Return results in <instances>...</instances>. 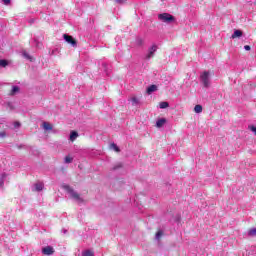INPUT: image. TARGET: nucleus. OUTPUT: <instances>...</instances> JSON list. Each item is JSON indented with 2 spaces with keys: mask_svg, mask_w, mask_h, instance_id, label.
<instances>
[{
  "mask_svg": "<svg viewBox=\"0 0 256 256\" xmlns=\"http://www.w3.org/2000/svg\"><path fill=\"white\" fill-rule=\"evenodd\" d=\"M64 189L67 191V193H69L72 199H75V201H77L78 203H83V198H81L79 193L75 192V190H73V188H71L69 185H65Z\"/></svg>",
  "mask_w": 256,
  "mask_h": 256,
  "instance_id": "f257e3e1",
  "label": "nucleus"
},
{
  "mask_svg": "<svg viewBox=\"0 0 256 256\" xmlns=\"http://www.w3.org/2000/svg\"><path fill=\"white\" fill-rule=\"evenodd\" d=\"M158 19L162 21V23H175V16L169 14V13H162L158 15Z\"/></svg>",
  "mask_w": 256,
  "mask_h": 256,
  "instance_id": "f03ea898",
  "label": "nucleus"
},
{
  "mask_svg": "<svg viewBox=\"0 0 256 256\" xmlns=\"http://www.w3.org/2000/svg\"><path fill=\"white\" fill-rule=\"evenodd\" d=\"M200 81L206 89L210 87L211 80L209 79V71H205L200 75Z\"/></svg>",
  "mask_w": 256,
  "mask_h": 256,
  "instance_id": "7ed1b4c3",
  "label": "nucleus"
},
{
  "mask_svg": "<svg viewBox=\"0 0 256 256\" xmlns=\"http://www.w3.org/2000/svg\"><path fill=\"white\" fill-rule=\"evenodd\" d=\"M64 40L66 43H69L70 45H72V47H77V41L73 39V36L64 34Z\"/></svg>",
  "mask_w": 256,
  "mask_h": 256,
  "instance_id": "20e7f679",
  "label": "nucleus"
},
{
  "mask_svg": "<svg viewBox=\"0 0 256 256\" xmlns=\"http://www.w3.org/2000/svg\"><path fill=\"white\" fill-rule=\"evenodd\" d=\"M157 49L158 47L156 44L152 45V47L149 49L148 54L146 55V59H151V57H154Z\"/></svg>",
  "mask_w": 256,
  "mask_h": 256,
  "instance_id": "39448f33",
  "label": "nucleus"
},
{
  "mask_svg": "<svg viewBox=\"0 0 256 256\" xmlns=\"http://www.w3.org/2000/svg\"><path fill=\"white\" fill-rule=\"evenodd\" d=\"M42 253L43 255H53V253H55V249L53 246H46L42 248Z\"/></svg>",
  "mask_w": 256,
  "mask_h": 256,
  "instance_id": "423d86ee",
  "label": "nucleus"
},
{
  "mask_svg": "<svg viewBox=\"0 0 256 256\" xmlns=\"http://www.w3.org/2000/svg\"><path fill=\"white\" fill-rule=\"evenodd\" d=\"M166 123H167V119L165 118L158 119L156 122V127H158V129H161V127H163V125H165Z\"/></svg>",
  "mask_w": 256,
  "mask_h": 256,
  "instance_id": "0eeeda50",
  "label": "nucleus"
},
{
  "mask_svg": "<svg viewBox=\"0 0 256 256\" xmlns=\"http://www.w3.org/2000/svg\"><path fill=\"white\" fill-rule=\"evenodd\" d=\"M44 131H51L53 130V126L49 122H43L42 124Z\"/></svg>",
  "mask_w": 256,
  "mask_h": 256,
  "instance_id": "6e6552de",
  "label": "nucleus"
},
{
  "mask_svg": "<svg viewBox=\"0 0 256 256\" xmlns=\"http://www.w3.org/2000/svg\"><path fill=\"white\" fill-rule=\"evenodd\" d=\"M77 137H79V133H77V131H71L70 132V137L69 140L70 141H75L77 139Z\"/></svg>",
  "mask_w": 256,
  "mask_h": 256,
  "instance_id": "1a4fd4ad",
  "label": "nucleus"
},
{
  "mask_svg": "<svg viewBox=\"0 0 256 256\" xmlns=\"http://www.w3.org/2000/svg\"><path fill=\"white\" fill-rule=\"evenodd\" d=\"M243 32L241 30H235L234 33L232 34L231 38L232 39H237V37H242Z\"/></svg>",
  "mask_w": 256,
  "mask_h": 256,
  "instance_id": "9d476101",
  "label": "nucleus"
},
{
  "mask_svg": "<svg viewBox=\"0 0 256 256\" xmlns=\"http://www.w3.org/2000/svg\"><path fill=\"white\" fill-rule=\"evenodd\" d=\"M155 91H157V85H150L147 88V93L148 95H151V93H155Z\"/></svg>",
  "mask_w": 256,
  "mask_h": 256,
  "instance_id": "9b49d317",
  "label": "nucleus"
},
{
  "mask_svg": "<svg viewBox=\"0 0 256 256\" xmlns=\"http://www.w3.org/2000/svg\"><path fill=\"white\" fill-rule=\"evenodd\" d=\"M5 179H7V173H2L0 175V187H3V185H5Z\"/></svg>",
  "mask_w": 256,
  "mask_h": 256,
  "instance_id": "f8f14e48",
  "label": "nucleus"
},
{
  "mask_svg": "<svg viewBox=\"0 0 256 256\" xmlns=\"http://www.w3.org/2000/svg\"><path fill=\"white\" fill-rule=\"evenodd\" d=\"M35 187V191H43V187H45V185L42 182H38L34 185Z\"/></svg>",
  "mask_w": 256,
  "mask_h": 256,
  "instance_id": "ddd939ff",
  "label": "nucleus"
},
{
  "mask_svg": "<svg viewBox=\"0 0 256 256\" xmlns=\"http://www.w3.org/2000/svg\"><path fill=\"white\" fill-rule=\"evenodd\" d=\"M19 91H20V88H19V86H13L12 87V90H11V92H10V95H16V93H19Z\"/></svg>",
  "mask_w": 256,
  "mask_h": 256,
  "instance_id": "4468645a",
  "label": "nucleus"
},
{
  "mask_svg": "<svg viewBox=\"0 0 256 256\" xmlns=\"http://www.w3.org/2000/svg\"><path fill=\"white\" fill-rule=\"evenodd\" d=\"M64 163L66 164V165H69V163H73V157H71V156H65V158H64Z\"/></svg>",
  "mask_w": 256,
  "mask_h": 256,
  "instance_id": "2eb2a0df",
  "label": "nucleus"
},
{
  "mask_svg": "<svg viewBox=\"0 0 256 256\" xmlns=\"http://www.w3.org/2000/svg\"><path fill=\"white\" fill-rule=\"evenodd\" d=\"M82 256H95V253L91 250H85L82 252Z\"/></svg>",
  "mask_w": 256,
  "mask_h": 256,
  "instance_id": "dca6fc26",
  "label": "nucleus"
},
{
  "mask_svg": "<svg viewBox=\"0 0 256 256\" xmlns=\"http://www.w3.org/2000/svg\"><path fill=\"white\" fill-rule=\"evenodd\" d=\"M194 111H195V113H202L203 112V106H201V105H196L195 107H194Z\"/></svg>",
  "mask_w": 256,
  "mask_h": 256,
  "instance_id": "f3484780",
  "label": "nucleus"
},
{
  "mask_svg": "<svg viewBox=\"0 0 256 256\" xmlns=\"http://www.w3.org/2000/svg\"><path fill=\"white\" fill-rule=\"evenodd\" d=\"M248 236H249V237H256V228H251V229L248 231Z\"/></svg>",
  "mask_w": 256,
  "mask_h": 256,
  "instance_id": "a211bd4d",
  "label": "nucleus"
},
{
  "mask_svg": "<svg viewBox=\"0 0 256 256\" xmlns=\"http://www.w3.org/2000/svg\"><path fill=\"white\" fill-rule=\"evenodd\" d=\"M110 148L113 149V150H115L116 153H119V152L121 151V149H119V146H117V144H115V143H112V144L110 145Z\"/></svg>",
  "mask_w": 256,
  "mask_h": 256,
  "instance_id": "6ab92c4d",
  "label": "nucleus"
},
{
  "mask_svg": "<svg viewBox=\"0 0 256 256\" xmlns=\"http://www.w3.org/2000/svg\"><path fill=\"white\" fill-rule=\"evenodd\" d=\"M159 107L160 109H167V107H169V102H160Z\"/></svg>",
  "mask_w": 256,
  "mask_h": 256,
  "instance_id": "aec40b11",
  "label": "nucleus"
},
{
  "mask_svg": "<svg viewBox=\"0 0 256 256\" xmlns=\"http://www.w3.org/2000/svg\"><path fill=\"white\" fill-rule=\"evenodd\" d=\"M156 239H157V241H159L160 239H161V237H163V232H162V230H159L157 233H156Z\"/></svg>",
  "mask_w": 256,
  "mask_h": 256,
  "instance_id": "412c9836",
  "label": "nucleus"
},
{
  "mask_svg": "<svg viewBox=\"0 0 256 256\" xmlns=\"http://www.w3.org/2000/svg\"><path fill=\"white\" fill-rule=\"evenodd\" d=\"M121 167H123V164L118 163V164L113 166L112 171H117V169H121Z\"/></svg>",
  "mask_w": 256,
  "mask_h": 256,
  "instance_id": "4be33fe9",
  "label": "nucleus"
},
{
  "mask_svg": "<svg viewBox=\"0 0 256 256\" xmlns=\"http://www.w3.org/2000/svg\"><path fill=\"white\" fill-rule=\"evenodd\" d=\"M9 65V63L7 62V60H0V67H7Z\"/></svg>",
  "mask_w": 256,
  "mask_h": 256,
  "instance_id": "5701e85b",
  "label": "nucleus"
},
{
  "mask_svg": "<svg viewBox=\"0 0 256 256\" xmlns=\"http://www.w3.org/2000/svg\"><path fill=\"white\" fill-rule=\"evenodd\" d=\"M131 102H132V105H138L139 104V100L137 99V97H132Z\"/></svg>",
  "mask_w": 256,
  "mask_h": 256,
  "instance_id": "b1692460",
  "label": "nucleus"
},
{
  "mask_svg": "<svg viewBox=\"0 0 256 256\" xmlns=\"http://www.w3.org/2000/svg\"><path fill=\"white\" fill-rule=\"evenodd\" d=\"M34 43H36L35 44V46L39 49V47H41V43L39 42V41H37V39H34Z\"/></svg>",
  "mask_w": 256,
  "mask_h": 256,
  "instance_id": "393cba45",
  "label": "nucleus"
},
{
  "mask_svg": "<svg viewBox=\"0 0 256 256\" xmlns=\"http://www.w3.org/2000/svg\"><path fill=\"white\" fill-rule=\"evenodd\" d=\"M23 57H25V59H31V56L27 52H23Z\"/></svg>",
  "mask_w": 256,
  "mask_h": 256,
  "instance_id": "a878e982",
  "label": "nucleus"
},
{
  "mask_svg": "<svg viewBox=\"0 0 256 256\" xmlns=\"http://www.w3.org/2000/svg\"><path fill=\"white\" fill-rule=\"evenodd\" d=\"M244 49H245V51H251V46L245 45V46H244Z\"/></svg>",
  "mask_w": 256,
  "mask_h": 256,
  "instance_id": "bb28decb",
  "label": "nucleus"
},
{
  "mask_svg": "<svg viewBox=\"0 0 256 256\" xmlns=\"http://www.w3.org/2000/svg\"><path fill=\"white\" fill-rule=\"evenodd\" d=\"M4 5H9V3H11V0H2Z\"/></svg>",
  "mask_w": 256,
  "mask_h": 256,
  "instance_id": "cd10ccee",
  "label": "nucleus"
},
{
  "mask_svg": "<svg viewBox=\"0 0 256 256\" xmlns=\"http://www.w3.org/2000/svg\"><path fill=\"white\" fill-rule=\"evenodd\" d=\"M115 1H116V3H119L120 5L125 3V0H115Z\"/></svg>",
  "mask_w": 256,
  "mask_h": 256,
  "instance_id": "c85d7f7f",
  "label": "nucleus"
},
{
  "mask_svg": "<svg viewBox=\"0 0 256 256\" xmlns=\"http://www.w3.org/2000/svg\"><path fill=\"white\" fill-rule=\"evenodd\" d=\"M14 126H15V127H21V123L15 122Z\"/></svg>",
  "mask_w": 256,
  "mask_h": 256,
  "instance_id": "c756f323",
  "label": "nucleus"
},
{
  "mask_svg": "<svg viewBox=\"0 0 256 256\" xmlns=\"http://www.w3.org/2000/svg\"><path fill=\"white\" fill-rule=\"evenodd\" d=\"M6 135H7V134H6L5 132H1V133H0V137H2V138H3V137H6Z\"/></svg>",
  "mask_w": 256,
  "mask_h": 256,
  "instance_id": "7c9ffc66",
  "label": "nucleus"
},
{
  "mask_svg": "<svg viewBox=\"0 0 256 256\" xmlns=\"http://www.w3.org/2000/svg\"><path fill=\"white\" fill-rule=\"evenodd\" d=\"M62 233H64V235H65L67 233V229L63 228Z\"/></svg>",
  "mask_w": 256,
  "mask_h": 256,
  "instance_id": "2f4dec72",
  "label": "nucleus"
}]
</instances>
